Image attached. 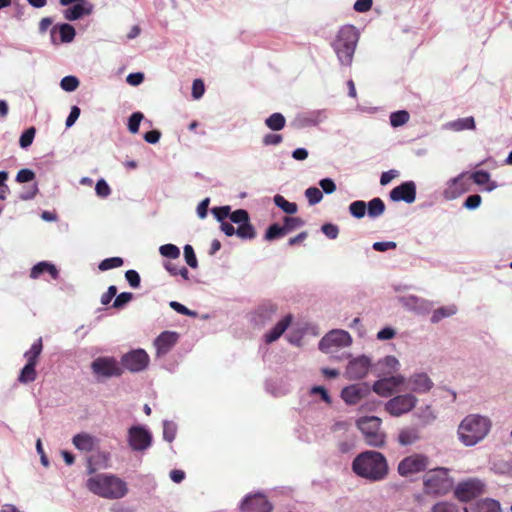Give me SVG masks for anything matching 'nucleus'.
<instances>
[{
	"label": "nucleus",
	"instance_id": "1",
	"mask_svg": "<svg viewBox=\"0 0 512 512\" xmlns=\"http://www.w3.org/2000/svg\"><path fill=\"white\" fill-rule=\"evenodd\" d=\"M352 471L361 478L377 482L387 476L388 463L382 453L368 450L358 454L354 458Z\"/></svg>",
	"mask_w": 512,
	"mask_h": 512
},
{
	"label": "nucleus",
	"instance_id": "2",
	"mask_svg": "<svg viewBox=\"0 0 512 512\" xmlns=\"http://www.w3.org/2000/svg\"><path fill=\"white\" fill-rule=\"evenodd\" d=\"M86 487L93 494L109 500L121 499L128 493L127 483L114 474H96L87 479Z\"/></svg>",
	"mask_w": 512,
	"mask_h": 512
},
{
	"label": "nucleus",
	"instance_id": "3",
	"mask_svg": "<svg viewBox=\"0 0 512 512\" xmlns=\"http://www.w3.org/2000/svg\"><path fill=\"white\" fill-rule=\"evenodd\" d=\"M491 426L492 422L487 416L469 414L459 424V440L467 447L475 446L488 435Z\"/></svg>",
	"mask_w": 512,
	"mask_h": 512
},
{
	"label": "nucleus",
	"instance_id": "4",
	"mask_svg": "<svg viewBox=\"0 0 512 512\" xmlns=\"http://www.w3.org/2000/svg\"><path fill=\"white\" fill-rule=\"evenodd\" d=\"M359 40V33L352 25L340 28L332 42V48L343 66H350Z\"/></svg>",
	"mask_w": 512,
	"mask_h": 512
},
{
	"label": "nucleus",
	"instance_id": "5",
	"mask_svg": "<svg viewBox=\"0 0 512 512\" xmlns=\"http://www.w3.org/2000/svg\"><path fill=\"white\" fill-rule=\"evenodd\" d=\"M381 423V419L376 416H365L357 420V427L369 446L381 447L384 445L386 435L381 430Z\"/></svg>",
	"mask_w": 512,
	"mask_h": 512
},
{
	"label": "nucleus",
	"instance_id": "6",
	"mask_svg": "<svg viewBox=\"0 0 512 512\" xmlns=\"http://www.w3.org/2000/svg\"><path fill=\"white\" fill-rule=\"evenodd\" d=\"M452 480L449 478L448 470L439 468L429 472L424 479V487L427 494L443 495L452 488Z\"/></svg>",
	"mask_w": 512,
	"mask_h": 512
},
{
	"label": "nucleus",
	"instance_id": "7",
	"mask_svg": "<svg viewBox=\"0 0 512 512\" xmlns=\"http://www.w3.org/2000/svg\"><path fill=\"white\" fill-rule=\"evenodd\" d=\"M352 338L350 334L341 329H334L325 334L319 341L318 348L326 354H332L339 348L350 346Z\"/></svg>",
	"mask_w": 512,
	"mask_h": 512
},
{
	"label": "nucleus",
	"instance_id": "8",
	"mask_svg": "<svg viewBox=\"0 0 512 512\" xmlns=\"http://www.w3.org/2000/svg\"><path fill=\"white\" fill-rule=\"evenodd\" d=\"M418 403L417 397L412 393L396 395L385 404V411L393 417H400L412 411Z\"/></svg>",
	"mask_w": 512,
	"mask_h": 512
},
{
	"label": "nucleus",
	"instance_id": "9",
	"mask_svg": "<svg viewBox=\"0 0 512 512\" xmlns=\"http://www.w3.org/2000/svg\"><path fill=\"white\" fill-rule=\"evenodd\" d=\"M127 441L132 451L144 452L151 447L153 437L146 426L134 425L128 429Z\"/></svg>",
	"mask_w": 512,
	"mask_h": 512
},
{
	"label": "nucleus",
	"instance_id": "10",
	"mask_svg": "<svg viewBox=\"0 0 512 512\" xmlns=\"http://www.w3.org/2000/svg\"><path fill=\"white\" fill-rule=\"evenodd\" d=\"M91 370L97 377L103 378L119 377L123 374V368L117 359L110 356L96 358L91 363Z\"/></svg>",
	"mask_w": 512,
	"mask_h": 512
},
{
	"label": "nucleus",
	"instance_id": "11",
	"mask_svg": "<svg viewBox=\"0 0 512 512\" xmlns=\"http://www.w3.org/2000/svg\"><path fill=\"white\" fill-rule=\"evenodd\" d=\"M486 484L479 478H469L459 482L454 490L457 499L468 502L484 493Z\"/></svg>",
	"mask_w": 512,
	"mask_h": 512
},
{
	"label": "nucleus",
	"instance_id": "12",
	"mask_svg": "<svg viewBox=\"0 0 512 512\" xmlns=\"http://www.w3.org/2000/svg\"><path fill=\"white\" fill-rule=\"evenodd\" d=\"M150 362L149 355L144 349H134L121 357V367L132 373L145 370Z\"/></svg>",
	"mask_w": 512,
	"mask_h": 512
},
{
	"label": "nucleus",
	"instance_id": "13",
	"mask_svg": "<svg viewBox=\"0 0 512 512\" xmlns=\"http://www.w3.org/2000/svg\"><path fill=\"white\" fill-rule=\"evenodd\" d=\"M60 5L69 6L63 12L68 21H75L92 14L94 5L87 0H59Z\"/></svg>",
	"mask_w": 512,
	"mask_h": 512
},
{
	"label": "nucleus",
	"instance_id": "14",
	"mask_svg": "<svg viewBox=\"0 0 512 512\" xmlns=\"http://www.w3.org/2000/svg\"><path fill=\"white\" fill-rule=\"evenodd\" d=\"M406 378L400 374L385 376L374 382L372 390L381 397H389L401 390Z\"/></svg>",
	"mask_w": 512,
	"mask_h": 512
},
{
	"label": "nucleus",
	"instance_id": "15",
	"mask_svg": "<svg viewBox=\"0 0 512 512\" xmlns=\"http://www.w3.org/2000/svg\"><path fill=\"white\" fill-rule=\"evenodd\" d=\"M428 458L422 454H413L402 459L398 464V473L409 476L426 470Z\"/></svg>",
	"mask_w": 512,
	"mask_h": 512
},
{
	"label": "nucleus",
	"instance_id": "16",
	"mask_svg": "<svg viewBox=\"0 0 512 512\" xmlns=\"http://www.w3.org/2000/svg\"><path fill=\"white\" fill-rule=\"evenodd\" d=\"M329 117L327 109L309 110L299 113L295 118V124L299 128L317 126L325 122Z\"/></svg>",
	"mask_w": 512,
	"mask_h": 512
},
{
	"label": "nucleus",
	"instance_id": "17",
	"mask_svg": "<svg viewBox=\"0 0 512 512\" xmlns=\"http://www.w3.org/2000/svg\"><path fill=\"white\" fill-rule=\"evenodd\" d=\"M468 190L469 178H467L465 173H461L447 182V186L443 191V197L446 200H454Z\"/></svg>",
	"mask_w": 512,
	"mask_h": 512
},
{
	"label": "nucleus",
	"instance_id": "18",
	"mask_svg": "<svg viewBox=\"0 0 512 512\" xmlns=\"http://www.w3.org/2000/svg\"><path fill=\"white\" fill-rule=\"evenodd\" d=\"M371 360L369 357L362 355L349 361L346 368V376L350 380H358L364 378L370 369Z\"/></svg>",
	"mask_w": 512,
	"mask_h": 512
},
{
	"label": "nucleus",
	"instance_id": "19",
	"mask_svg": "<svg viewBox=\"0 0 512 512\" xmlns=\"http://www.w3.org/2000/svg\"><path fill=\"white\" fill-rule=\"evenodd\" d=\"M370 394V386L367 383H357L342 389L341 397L348 405L358 404Z\"/></svg>",
	"mask_w": 512,
	"mask_h": 512
},
{
	"label": "nucleus",
	"instance_id": "20",
	"mask_svg": "<svg viewBox=\"0 0 512 512\" xmlns=\"http://www.w3.org/2000/svg\"><path fill=\"white\" fill-rule=\"evenodd\" d=\"M405 383L407 388L414 393H428L434 386L433 381L425 372H416L410 375Z\"/></svg>",
	"mask_w": 512,
	"mask_h": 512
},
{
	"label": "nucleus",
	"instance_id": "21",
	"mask_svg": "<svg viewBox=\"0 0 512 512\" xmlns=\"http://www.w3.org/2000/svg\"><path fill=\"white\" fill-rule=\"evenodd\" d=\"M272 508V504L260 493L247 496L241 503L242 512H271Z\"/></svg>",
	"mask_w": 512,
	"mask_h": 512
},
{
	"label": "nucleus",
	"instance_id": "22",
	"mask_svg": "<svg viewBox=\"0 0 512 512\" xmlns=\"http://www.w3.org/2000/svg\"><path fill=\"white\" fill-rule=\"evenodd\" d=\"M390 199L394 202L404 201L411 204L416 199V184L413 181H406L390 191Z\"/></svg>",
	"mask_w": 512,
	"mask_h": 512
},
{
	"label": "nucleus",
	"instance_id": "23",
	"mask_svg": "<svg viewBox=\"0 0 512 512\" xmlns=\"http://www.w3.org/2000/svg\"><path fill=\"white\" fill-rule=\"evenodd\" d=\"M178 334L173 331L162 332L154 341L157 356L166 355L177 343Z\"/></svg>",
	"mask_w": 512,
	"mask_h": 512
},
{
	"label": "nucleus",
	"instance_id": "24",
	"mask_svg": "<svg viewBox=\"0 0 512 512\" xmlns=\"http://www.w3.org/2000/svg\"><path fill=\"white\" fill-rule=\"evenodd\" d=\"M277 312V305L272 302L261 304L253 313L252 321L255 325L264 326Z\"/></svg>",
	"mask_w": 512,
	"mask_h": 512
},
{
	"label": "nucleus",
	"instance_id": "25",
	"mask_svg": "<svg viewBox=\"0 0 512 512\" xmlns=\"http://www.w3.org/2000/svg\"><path fill=\"white\" fill-rule=\"evenodd\" d=\"M73 445L80 451L91 452L98 444V439L88 433L82 432L73 436Z\"/></svg>",
	"mask_w": 512,
	"mask_h": 512
},
{
	"label": "nucleus",
	"instance_id": "26",
	"mask_svg": "<svg viewBox=\"0 0 512 512\" xmlns=\"http://www.w3.org/2000/svg\"><path fill=\"white\" fill-rule=\"evenodd\" d=\"M420 440V431L415 426L403 427L397 435V442L401 446H410Z\"/></svg>",
	"mask_w": 512,
	"mask_h": 512
},
{
	"label": "nucleus",
	"instance_id": "27",
	"mask_svg": "<svg viewBox=\"0 0 512 512\" xmlns=\"http://www.w3.org/2000/svg\"><path fill=\"white\" fill-rule=\"evenodd\" d=\"M465 512H501V505L495 499L485 498L465 508Z\"/></svg>",
	"mask_w": 512,
	"mask_h": 512
},
{
	"label": "nucleus",
	"instance_id": "28",
	"mask_svg": "<svg viewBox=\"0 0 512 512\" xmlns=\"http://www.w3.org/2000/svg\"><path fill=\"white\" fill-rule=\"evenodd\" d=\"M56 33L60 36V41L63 43H69L72 42L75 38L76 31L75 28L68 24V23H62L60 25H55L51 29V39L52 42H56L55 35Z\"/></svg>",
	"mask_w": 512,
	"mask_h": 512
},
{
	"label": "nucleus",
	"instance_id": "29",
	"mask_svg": "<svg viewBox=\"0 0 512 512\" xmlns=\"http://www.w3.org/2000/svg\"><path fill=\"white\" fill-rule=\"evenodd\" d=\"M292 321V316L287 315L282 320H280L269 332L264 335L265 342L270 344L277 339L285 332Z\"/></svg>",
	"mask_w": 512,
	"mask_h": 512
},
{
	"label": "nucleus",
	"instance_id": "30",
	"mask_svg": "<svg viewBox=\"0 0 512 512\" xmlns=\"http://www.w3.org/2000/svg\"><path fill=\"white\" fill-rule=\"evenodd\" d=\"M43 273H49L53 279H57L59 277V271L56 266L47 261H42L34 265L30 271V277L32 279H37Z\"/></svg>",
	"mask_w": 512,
	"mask_h": 512
},
{
	"label": "nucleus",
	"instance_id": "31",
	"mask_svg": "<svg viewBox=\"0 0 512 512\" xmlns=\"http://www.w3.org/2000/svg\"><path fill=\"white\" fill-rule=\"evenodd\" d=\"M445 129L452 131H463V130H473L475 129V120L472 116L459 118L450 122H447L444 125Z\"/></svg>",
	"mask_w": 512,
	"mask_h": 512
},
{
	"label": "nucleus",
	"instance_id": "32",
	"mask_svg": "<svg viewBox=\"0 0 512 512\" xmlns=\"http://www.w3.org/2000/svg\"><path fill=\"white\" fill-rule=\"evenodd\" d=\"M400 363L394 356H386L377 363L378 369L383 375H392L399 369Z\"/></svg>",
	"mask_w": 512,
	"mask_h": 512
},
{
	"label": "nucleus",
	"instance_id": "33",
	"mask_svg": "<svg viewBox=\"0 0 512 512\" xmlns=\"http://www.w3.org/2000/svg\"><path fill=\"white\" fill-rule=\"evenodd\" d=\"M399 302L408 310L411 311H422L426 309V301L415 295L402 296L399 298Z\"/></svg>",
	"mask_w": 512,
	"mask_h": 512
},
{
	"label": "nucleus",
	"instance_id": "34",
	"mask_svg": "<svg viewBox=\"0 0 512 512\" xmlns=\"http://www.w3.org/2000/svg\"><path fill=\"white\" fill-rule=\"evenodd\" d=\"M367 208V215L369 218L376 219L383 215L385 212L386 206L384 201L379 198L375 197L371 199L368 203H366Z\"/></svg>",
	"mask_w": 512,
	"mask_h": 512
},
{
	"label": "nucleus",
	"instance_id": "35",
	"mask_svg": "<svg viewBox=\"0 0 512 512\" xmlns=\"http://www.w3.org/2000/svg\"><path fill=\"white\" fill-rule=\"evenodd\" d=\"M43 345H42V338H38L34 343L31 345L30 349L24 353V358L26 359L27 363L30 365H37L38 358L42 352Z\"/></svg>",
	"mask_w": 512,
	"mask_h": 512
},
{
	"label": "nucleus",
	"instance_id": "36",
	"mask_svg": "<svg viewBox=\"0 0 512 512\" xmlns=\"http://www.w3.org/2000/svg\"><path fill=\"white\" fill-rule=\"evenodd\" d=\"M415 415L424 426L433 423L437 418V415L431 405L420 407Z\"/></svg>",
	"mask_w": 512,
	"mask_h": 512
},
{
	"label": "nucleus",
	"instance_id": "37",
	"mask_svg": "<svg viewBox=\"0 0 512 512\" xmlns=\"http://www.w3.org/2000/svg\"><path fill=\"white\" fill-rule=\"evenodd\" d=\"M286 119L283 116V114L279 112H275L271 114L268 118L265 120V125L273 130V131H279L285 127Z\"/></svg>",
	"mask_w": 512,
	"mask_h": 512
},
{
	"label": "nucleus",
	"instance_id": "38",
	"mask_svg": "<svg viewBox=\"0 0 512 512\" xmlns=\"http://www.w3.org/2000/svg\"><path fill=\"white\" fill-rule=\"evenodd\" d=\"M36 377H37L36 366L30 365V364H25L19 373L18 381L21 384H29V383L35 381Z\"/></svg>",
	"mask_w": 512,
	"mask_h": 512
},
{
	"label": "nucleus",
	"instance_id": "39",
	"mask_svg": "<svg viewBox=\"0 0 512 512\" xmlns=\"http://www.w3.org/2000/svg\"><path fill=\"white\" fill-rule=\"evenodd\" d=\"M274 204L287 214H295L297 212L296 203L287 201L282 195H275L273 198Z\"/></svg>",
	"mask_w": 512,
	"mask_h": 512
},
{
	"label": "nucleus",
	"instance_id": "40",
	"mask_svg": "<svg viewBox=\"0 0 512 512\" xmlns=\"http://www.w3.org/2000/svg\"><path fill=\"white\" fill-rule=\"evenodd\" d=\"M456 312H457V307L455 305L440 307L433 312L431 321L433 323H438L443 318L450 317V316L456 314Z\"/></svg>",
	"mask_w": 512,
	"mask_h": 512
},
{
	"label": "nucleus",
	"instance_id": "41",
	"mask_svg": "<svg viewBox=\"0 0 512 512\" xmlns=\"http://www.w3.org/2000/svg\"><path fill=\"white\" fill-rule=\"evenodd\" d=\"M236 235L243 240H251L256 237V231L250 220L238 226Z\"/></svg>",
	"mask_w": 512,
	"mask_h": 512
},
{
	"label": "nucleus",
	"instance_id": "42",
	"mask_svg": "<svg viewBox=\"0 0 512 512\" xmlns=\"http://www.w3.org/2000/svg\"><path fill=\"white\" fill-rule=\"evenodd\" d=\"M349 213L356 219H361L367 214L366 202L356 200L350 203L348 207Z\"/></svg>",
	"mask_w": 512,
	"mask_h": 512
},
{
	"label": "nucleus",
	"instance_id": "43",
	"mask_svg": "<svg viewBox=\"0 0 512 512\" xmlns=\"http://www.w3.org/2000/svg\"><path fill=\"white\" fill-rule=\"evenodd\" d=\"M285 235H286V232L284 230V227L280 226L277 223H274L267 228L264 238L267 241H273V240L282 238Z\"/></svg>",
	"mask_w": 512,
	"mask_h": 512
},
{
	"label": "nucleus",
	"instance_id": "44",
	"mask_svg": "<svg viewBox=\"0 0 512 512\" xmlns=\"http://www.w3.org/2000/svg\"><path fill=\"white\" fill-rule=\"evenodd\" d=\"M283 222H284L283 227H284L286 234L292 232L293 230H295L297 228L304 226V224H305V222L302 218L290 217V216L284 217Z\"/></svg>",
	"mask_w": 512,
	"mask_h": 512
},
{
	"label": "nucleus",
	"instance_id": "45",
	"mask_svg": "<svg viewBox=\"0 0 512 512\" xmlns=\"http://www.w3.org/2000/svg\"><path fill=\"white\" fill-rule=\"evenodd\" d=\"M409 120V113L405 110H400L391 113L390 124L393 127H399L407 123Z\"/></svg>",
	"mask_w": 512,
	"mask_h": 512
},
{
	"label": "nucleus",
	"instance_id": "46",
	"mask_svg": "<svg viewBox=\"0 0 512 512\" xmlns=\"http://www.w3.org/2000/svg\"><path fill=\"white\" fill-rule=\"evenodd\" d=\"M305 197L309 205H316L323 199V192L317 187H309L305 190Z\"/></svg>",
	"mask_w": 512,
	"mask_h": 512
},
{
	"label": "nucleus",
	"instance_id": "47",
	"mask_svg": "<svg viewBox=\"0 0 512 512\" xmlns=\"http://www.w3.org/2000/svg\"><path fill=\"white\" fill-rule=\"evenodd\" d=\"M123 263H124V261L121 257H111V258H106V259L102 260L99 263L98 268L101 271H107V270H110L113 268H118V267L122 266Z\"/></svg>",
	"mask_w": 512,
	"mask_h": 512
},
{
	"label": "nucleus",
	"instance_id": "48",
	"mask_svg": "<svg viewBox=\"0 0 512 512\" xmlns=\"http://www.w3.org/2000/svg\"><path fill=\"white\" fill-rule=\"evenodd\" d=\"M36 134V129L34 127H30L26 129L20 136L19 145L23 149H27L34 140Z\"/></svg>",
	"mask_w": 512,
	"mask_h": 512
},
{
	"label": "nucleus",
	"instance_id": "49",
	"mask_svg": "<svg viewBox=\"0 0 512 512\" xmlns=\"http://www.w3.org/2000/svg\"><path fill=\"white\" fill-rule=\"evenodd\" d=\"M177 426L174 422L164 420L163 422V439L172 442L176 437Z\"/></svg>",
	"mask_w": 512,
	"mask_h": 512
},
{
	"label": "nucleus",
	"instance_id": "50",
	"mask_svg": "<svg viewBox=\"0 0 512 512\" xmlns=\"http://www.w3.org/2000/svg\"><path fill=\"white\" fill-rule=\"evenodd\" d=\"M165 268L173 276L180 275L184 280H188L189 278V271L185 266L179 267L174 263L167 262Z\"/></svg>",
	"mask_w": 512,
	"mask_h": 512
},
{
	"label": "nucleus",
	"instance_id": "51",
	"mask_svg": "<svg viewBox=\"0 0 512 512\" xmlns=\"http://www.w3.org/2000/svg\"><path fill=\"white\" fill-rule=\"evenodd\" d=\"M159 251L162 256L170 259H177L180 256V250L174 244H164L160 246Z\"/></svg>",
	"mask_w": 512,
	"mask_h": 512
},
{
	"label": "nucleus",
	"instance_id": "52",
	"mask_svg": "<svg viewBox=\"0 0 512 512\" xmlns=\"http://www.w3.org/2000/svg\"><path fill=\"white\" fill-rule=\"evenodd\" d=\"M144 115L141 112H134L128 118V130L132 134H136L139 131V126L143 120Z\"/></svg>",
	"mask_w": 512,
	"mask_h": 512
},
{
	"label": "nucleus",
	"instance_id": "53",
	"mask_svg": "<svg viewBox=\"0 0 512 512\" xmlns=\"http://www.w3.org/2000/svg\"><path fill=\"white\" fill-rule=\"evenodd\" d=\"M60 86L64 91L72 92L75 91L79 86V80L77 77L69 75L62 78Z\"/></svg>",
	"mask_w": 512,
	"mask_h": 512
},
{
	"label": "nucleus",
	"instance_id": "54",
	"mask_svg": "<svg viewBox=\"0 0 512 512\" xmlns=\"http://www.w3.org/2000/svg\"><path fill=\"white\" fill-rule=\"evenodd\" d=\"M229 218L232 223H235L238 225L246 223L250 220L248 212L244 209H237L233 212L230 211Z\"/></svg>",
	"mask_w": 512,
	"mask_h": 512
},
{
	"label": "nucleus",
	"instance_id": "55",
	"mask_svg": "<svg viewBox=\"0 0 512 512\" xmlns=\"http://www.w3.org/2000/svg\"><path fill=\"white\" fill-rule=\"evenodd\" d=\"M133 299V294L130 292H122L116 296L113 302V308L120 309L123 308L126 304H128Z\"/></svg>",
	"mask_w": 512,
	"mask_h": 512
},
{
	"label": "nucleus",
	"instance_id": "56",
	"mask_svg": "<svg viewBox=\"0 0 512 512\" xmlns=\"http://www.w3.org/2000/svg\"><path fill=\"white\" fill-rule=\"evenodd\" d=\"M184 257H185L186 263L191 268H197L198 261H197L194 249L192 248L191 245L187 244L184 246Z\"/></svg>",
	"mask_w": 512,
	"mask_h": 512
},
{
	"label": "nucleus",
	"instance_id": "57",
	"mask_svg": "<svg viewBox=\"0 0 512 512\" xmlns=\"http://www.w3.org/2000/svg\"><path fill=\"white\" fill-rule=\"evenodd\" d=\"M470 178L477 185H485L490 181V174L485 170H478L471 174Z\"/></svg>",
	"mask_w": 512,
	"mask_h": 512
},
{
	"label": "nucleus",
	"instance_id": "58",
	"mask_svg": "<svg viewBox=\"0 0 512 512\" xmlns=\"http://www.w3.org/2000/svg\"><path fill=\"white\" fill-rule=\"evenodd\" d=\"M37 193H38V185H37V183H34L30 186H26L23 188V191L19 195V199H21L23 201L31 200L36 196Z\"/></svg>",
	"mask_w": 512,
	"mask_h": 512
},
{
	"label": "nucleus",
	"instance_id": "59",
	"mask_svg": "<svg viewBox=\"0 0 512 512\" xmlns=\"http://www.w3.org/2000/svg\"><path fill=\"white\" fill-rule=\"evenodd\" d=\"M35 179V173L28 168H24L18 171L16 175V181L19 183L31 182Z\"/></svg>",
	"mask_w": 512,
	"mask_h": 512
},
{
	"label": "nucleus",
	"instance_id": "60",
	"mask_svg": "<svg viewBox=\"0 0 512 512\" xmlns=\"http://www.w3.org/2000/svg\"><path fill=\"white\" fill-rule=\"evenodd\" d=\"M211 212L216 220L222 223L230 215V206L214 207Z\"/></svg>",
	"mask_w": 512,
	"mask_h": 512
},
{
	"label": "nucleus",
	"instance_id": "61",
	"mask_svg": "<svg viewBox=\"0 0 512 512\" xmlns=\"http://www.w3.org/2000/svg\"><path fill=\"white\" fill-rule=\"evenodd\" d=\"M95 191L96 194L102 198H106L111 194V189L104 179H100L97 181Z\"/></svg>",
	"mask_w": 512,
	"mask_h": 512
},
{
	"label": "nucleus",
	"instance_id": "62",
	"mask_svg": "<svg viewBox=\"0 0 512 512\" xmlns=\"http://www.w3.org/2000/svg\"><path fill=\"white\" fill-rule=\"evenodd\" d=\"M321 231L329 238L336 239L339 235V228L333 223H325L321 226Z\"/></svg>",
	"mask_w": 512,
	"mask_h": 512
},
{
	"label": "nucleus",
	"instance_id": "63",
	"mask_svg": "<svg viewBox=\"0 0 512 512\" xmlns=\"http://www.w3.org/2000/svg\"><path fill=\"white\" fill-rule=\"evenodd\" d=\"M283 141V137L280 134L268 133L264 135L262 143L265 146H276Z\"/></svg>",
	"mask_w": 512,
	"mask_h": 512
},
{
	"label": "nucleus",
	"instance_id": "64",
	"mask_svg": "<svg viewBox=\"0 0 512 512\" xmlns=\"http://www.w3.org/2000/svg\"><path fill=\"white\" fill-rule=\"evenodd\" d=\"M432 512H458V509L454 504L439 502L433 506Z\"/></svg>",
	"mask_w": 512,
	"mask_h": 512
}]
</instances>
